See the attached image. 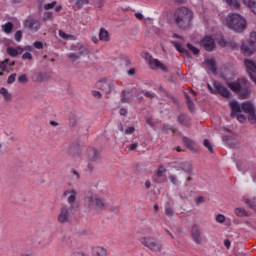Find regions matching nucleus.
I'll return each mask as SVG.
<instances>
[{"instance_id": "obj_24", "label": "nucleus", "mask_w": 256, "mask_h": 256, "mask_svg": "<svg viewBox=\"0 0 256 256\" xmlns=\"http://www.w3.org/2000/svg\"><path fill=\"white\" fill-rule=\"evenodd\" d=\"M178 123L180 125H183L184 127H189V125H191L189 123V117L186 116L185 114H181L178 116Z\"/></svg>"}, {"instance_id": "obj_25", "label": "nucleus", "mask_w": 256, "mask_h": 256, "mask_svg": "<svg viewBox=\"0 0 256 256\" xmlns=\"http://www.w3.org/2000/svg\"><path fill=\"white\" fill-rule=\"evenodd\" d=\"M206 63L209 67V71H211L212 73H217V63L214 59H208Z\"/></svg>"}, {"instance_id": "obj_21", "label": "nucleus", "mask_w": 256, "mask_h": 256, "mask_svg": "<svg viewBox=\"0 0 256 256\" xmlns=\"http://www.w3.org/2000/svg\"><path fill=\"white\" fill-rule=\"evenodd\" d=\"M97 87L98 89H101V91H104V93H111V86L105 81L97 82Z\"/></svg>"}, {"instance_id": "obj_27", "label": "nucleus", "mask_w": 256, "mask_h": 256, "mask_svg": "<svg viewBox=\"0 0 256 256\" xmlns=\"http://www.w3.org/2000/svg\"><path fill=\"white\" fill-rule=\"evenodd\" d=\"M171 44L175 47V49H177L179 51V53H181L182 55H189V52L187 51V49L183 48L180 46V44H178L176 41H171Z\"/></svg>"}, {"instance_id": "obj_13", "label": "nucleus", "mask_w": 256, "mask_h": 256, "mask_svg": "<svg viewBox=\"0 0 256 256\" xmlns=\"http://www.w3.org/2000/svg\"><path fill=\"white\" fill-rule=\"evenodd\" d=\"M63 197H67V202L70 205V209H73L75 201H77V190H66L63 192Z\"/></svg>"}, {"instance_id": "obj_33", "label": "nucleus", "mask_w": 256, "mask_h": 256, "mask_svg": "<svg viewBox=\"0 0 256 256\" xmlns=\"http://www.w3.org/2000/svg\"><path fill=\"white\" fill-rule=\"evenodd\" d=\"M183 143L188 149H193V147H195V143L187 137L183 138Z\"/></svg>"}, {"instance_id": "obj_2", "label": "nucleus", "mask_w": 256, "mask_h": 256, "mask_svg": "<svg viewBox=\"0 0 256 256\" xmlns=\"http://www.w3.org/2000/svg\"><path fill=\"white\" fill-rule=\"evenodd\" d=\"M173 20L179 29H189L193 21V11L187 7H180L174 11Z\"/></svg>"}, {"instance_id": "obj_4", "label": "nucleus", "mask_w": 256, "mask_h": 256, "mask_svg": "<svg viewBox=\"0 0 256 256\" xmlns=\"http://www.w3.org/2000/svg\"><path fill=\"white\" fill-rule=\"evenodd\" d=\"M85 205L88 209H94L95 211L106 209L107 204L97 194H88L85 197Z\"/></svg>"}, {"instance_id": "obj_51", "label": "nucleus", "mask_w": 256, "mask_h": 256, "mask_svg": "<svg viewBox=\"0 0 256 256\" xmlns=\"http://www.w3.org/2000/svg\"><path fill=\"white\" fill-rule=\"evenodd\" d=\"M216 221H217V223H225V215H223V214H218V215L216 216Z\"/></svg>"}, {"instance_id": "obj_47", "label": "nucleus", "mask_w": 256, "mask_h": 256, "mask_svg": "<svg viewBox=\"0 0 256 256\" xmlns=\"http://www.w3.org/2000/svg\"><path fill=\"white\" fill-rule=\"evenodd\" d=\"M121 103H129V98H127V92H125V91H122Z\"/></svg>"}, {"instance_id": "obj_62", "label": "nucleus", "mask_w": 256, "mask_h": 256, "mask_svg": "<svg viewBox=\"0 0 256 256\" xmlns=\"http://www.w3.org/2000/svg\"><path fill=\"white\" fill-rule=\"evenodd\" d=\"M236 119L240 122V123H245V116H243V114H238L236 116Z\"/></svg>"}, {"instance_id": "obj_50", "label": "nucleus", "mask_w": 256, "mask_h": 256, "mask_svg": "<svg viewBox=\"0 0 256 256\" xmlns=\"http://www.w3.org/2000/svg\"><path fill=\"white\" fill-rule=\"evenodd\" d=\"M71 173H72L74 179H76V181H79V179H81V175L79 174V172L77 170L72 169Z\"/></svg>"}, {"instance_id": "obj_18", "label": "nucleus", "mask_w": 256, "mask_h": 256, "mask_svg": "<svg viewBox=\"0 0 256 256\" xmlns=\"http://www.w3.org/2000/svg\"><path fill=\"white\" fill-rule=\"evenodd\" d=\"M229 106L231 108V117L232 118L237 117V113H241V111H242V106L239 105V102H237V101L230 102Z\"/></svg>"}, {"instance_id": "obj_15", "label": "nucleus", "mask_w": 256, "mask_h": 256, "mask_svg": "<svg viewBox=\"0 0 256 256\" xmlns=\"http://www.w3.org/2000/svg\"><path fill=\"white\" fill-rule=\"evenodd\" d=\"M190 95L186 94V103L188 105L189 111H195V104L193 103L194 101H197L195 97H197V93L193 89H189Z\"/></svg>"}, {"instance_id": "obj_56", "label": "nucleus", "mask_w": 256, "mask_h": 256, "mask_svg": "<svg viewBox=\"0 0 256 256\" xmlns=\"http://www.w3.org/2000/svg\"><path fill=\"white\" fill-rule=\"evenodd\" d=\"M59 37H61V39H71V36H69L68 34H66L63 31H59Z\"/></svg>"}, {"instance_id": "obj_37", "label": "nucleus", "mask_w": 256, "mask_h": 256, "mask_svg": "<svg viewBox=\"0 0 256 256\" xmlns=\"http://www.w3.org/2000/svg\"><path fill=\"white\" fill-rule=\"evenodd\" d=\"M167 173V169L163 165H159L157 170V177H163V174Z\"/></svg>"}, {"instance_id": "obj_57", "label": "nucleus", "mask_w": 256, "mask_h": 256, "mask_svg": "<svg viewBox=\"0 0 256 256\" xmlns=\"http://www.w3.org/2000/svg\"><path fill=\"white\" fill-rule=\"evenodd\" d=\"M92 95L93 97H95L96 99H101V97H103V95L101 94V92L94 90L92 91Z\"/></svg>"}, {"instance_id": "obj_35", "label": "nucleus", "mask_w": 256, "mask_h": 256, "mask_svg": "<svg viewBox=\"0 0 256 256\" xmlns=\"http://www.w3.org/2000/svg\"><path fill=\"white\" fill-rule=\"evenodd\" d=\"M77 9H83V5H89V0H76Z\"/></svg>"}, {"instance_id": "obj_1", "label": "nucleus", "mask_w": 256, "mask_h": 256, "mask_svg": "<svg viewBox=\"0 0 256 256\" xmlns=\"http://www.w3.org/2000/svg\"><path fill=\"white\" fill-rule=\"evenodd\" d=\"M226 85L233 91V93H237L240 99H249L253 90L251 89V82L247 80V78H238L236 81H231V79H225Z\"/></svg>"}, {"instance_id": "obj_44", "label": "nucleus", "mask_w": 256, "mask_h": 256, "mask_svg": "<svg viewBox=\"0 0 256 256\" xmlns=\"http://www.w3.org/2000/svg\"><path fill=\"white\" fill-rule=\"evenodd\" d=\"M55 5H57V1H53L51 3L45 4L44 9H45V11H49V9H53V7H55Z\"/></svg>"}, {"instance_id": "obj_10", "label": "nucleus", "mask_w": 256, "mask_h": 256, "mask_svg": "<svg viewBox=\"0 0 256 256\" xmlns=\"http://www.w3.org/2000/svg\"><path fill=\"white\" fill-rule=\"evenodd\" d=\"M73 208L68 207L67 205H63L60 208V213L57 216L58 223L64 225L65 223H69V219H71V210Z\"/></svg>"}, {"instance_id": "obj_30", "label": "nucleus", "mask_w": 256, "mask_h": 256, "mask_svg": "<svg viewBox=\"0 0 256 256\" xmlns=\"http://www.w3.org/2000/svg\"><path fill=\"white\" fill-rule=\"evenodd\" d=\"M0 95L4 97L5 101H11V94L9 93V90H7V88L2 87L0 89Z\"/></svg>"}, {"instance_id": "obj_38", "label": "nucleus", "mask_w": 256, "mask_h": 256, "mask_svg": "<svg viewBox=\"0 0 256 256\" xmlns=\"http://www.w3.org/2000/svg\"><path fill=\"white\" fill-rule=\"evenodd\" d=\"M203 145L206 147V149H208V151H210V153H213V145L208 139L204 140Z\"/></svg>"}, {"instance_id": "obj_49", "label": "nucleus", "mask_w": 256, "mask_h": 256, "mask_svg": "<svg viewBox=\"0 0 256 256\" xmlns=\"http://www.w3.org/2000/svg\"><path fill=\"white\" fill-rule=\"evenodd\" d=\"M143 95L148 99H155V93L149 91H142Z\"/></svg>"}, {"instance_id": "obj_46", "label": "nucleus", "mask_w": 256, "mask_h": 256, "mask_svg": "<svg viewBox=\"0 0 256 256\" xmlns=\"http://www.w3.org/2000/svg\"><path fill=\"white\" fill-rule=\"evenodd\" d=\"M15 41H17L19 43V41H21V39H23V32H21V30H18L15 33Z\"/></svg>"}, {"instance_id": "obj_63", "label": "nucleus", "mask_w": 256, "mask_h": 256, "mask_svg": "<svg viewBox=\"0 0 256 256\" xmlns=\"http://www.w3.org/2000/svg\"><path fill=\"white\" fill-rule=\"evenodd\" d=\"M104 4H105V0L96 1V7H98L99 9H101V7H103Z\"/></svg>"}, {"instance_id": "obj_59", "label": "nucleus", "mask_w": 256, "mask_h": 256, "mask_svg": "<svg viewBox=\"0 0 256 256\" xmlns=\"http://www.w3.org/2000/svg\"><path fill=\"white\" fill-rule=\"evenodd\" d=\"M22 59H29V61H31V59H33V55H31V53H29V52H25L22 55Z\"/></svg>"}, {"instance_id": "obj_22", "label": "nucleus", "mask_w": 256, "mask_h": 256, "mask_svg": "<svg viewBox=\"0 0 256 256\" xmlns=\"http://www.w3.org/2000/svg\"><path fill=\"white\" fill-rule=\"evenodd\" d=\"M92 253L95 256H107V250L101 246H96L92 248Z\"/></svg>"}, {"instance_id": "obj_20", "label": "nucleus", "mask_w": 256, "mask_h": 256, "mask_svg": "<svg viewBox=\"0 0 256 256\" xmlns=\"http://www.w3.org/2000/svg\"><path fill=\"white\" fill-rule=\"evenodd\" d=\"M242 111H244V113H248V115L250 113H253L255 111V106H253V103L251 102H244L242 103Z\"/></svg>"}, {"instance_id": "obj_32", "label": "nucleus", "mask_w": 256, "mask_h": 256, "mask_svg": "<svg viewBox=\"0 0 256 256\" xmlns=\"http://www.w3.org/2000/svg\"><path fill=\"white\" fill-rule=\"evenodd\" d=\"M2 30L4 31V33H11L13 31V23L8 22L2 25Z\"/></svg>"}, {"instance_id": "obj_39", "label": "nucleus", "mask_w": 256, "mask_h": 256, "mask_svg": "<svg viewBox=\"0 0 256 256\" xmlns=\"http://www.w3.org/2000/svg\"><path fill=\"white\" fill-rule=\"evenodd\" d=\"M69 125L70 127H75V125H77V116L76 115H72L69 118Z\"/></svg>"}, {"instance_id": "obj_64", "label": "nucleus", "mask_w": 256, "mask_h": 256, "mask_svg": "<svg viewBox=\"0 0 256 256\" xmlns=\"http://www.w3.org/2000/svg\"><path fill=\"white\" fill-rule=\"evenodd\" d=\"M137 147H139V144L138 143H134V144L129 146V151H135V149H137Z\"/></svg>"}, {"instance_id": "obj_26", "label": "nucleus", "mask_w": 256, "mask_h": 256, "mask_svg": "<svg viewBox=\"0 0 256 256\" xmlns=\"http://www.w3.org/2000/svg\"><path fill=\"white\" fill-rule=\"evenodd\" d=\"M226 4L231 7L232 9H240L241 8V4L239 3V0H225Z\"/></svg>"}, {"instance_id": "obj_12", "label": "nucleus", "mask_w": 256, "mask_h": 256, "mask_svg": "<svg viewBox=\"0 0 256 256\" xmlns=\"http://www.w3.org/2000/svg\"><path fill=\"white\" fill-rule=\"evenodd\" d=\"M200 46L203 47L206 51H213L216 47L215 40L211 36H205L200 41Z\"/></svg>"}, {"instance_id": "obj_60", "label": "nucleus", "mask_w": 256, "mask_h": 256, "mask_svg": "<svg viewBox=\"0 0 256 256\" xmlns=\"http://www.w3.org/2000/svg\"><path fill=\"white\" fill-rule=\"evenodd\" d=\"M131 133H135V127H133V126L128 127V128L125 130V134H126V135H131Z\"/></svg>"}, {"instance_id": "obj_3", "label": "nucleus", "mask_w": 256, "mask_h": 256, "mask_svg": "<svg viewBox=\"0 0 256 256\" xmlns=\"http://www.w3.org/2000/svg\"><path fill=\"white\" fill-rule=\"evenodd\" d=\"M226 25L237 33H243L247 29V21L239 14H229L226 18Z\"/></svg>"}, {"instance_id": "obj_52", "label": "nucleus", "mask_w": 256, "mask_h": 256, "mask_svg": "<svg viewBox=\"0 0 256 256\" xmlns=\"http://www.w3.org/2000/svg\"><path fill=\"white\" fill-rule=\"evenodd\" d=\"M51 19H53V13H51V12H45V13H44V21H49V20H51Z\"/></svg>"}, {"instance_id": "obj_17", "label": "nucleus", "mask_w": 256, "mask_h": 256, "mask_svg": "<svg viewBox=\"0 0 256 256\" xmlns=\"http://www.w3.org/2000/svg\"><path fill=\"white\" fill-rule=\"evenodd\" d=\"M87 159L89 161H92V163H95L96 161H99V159H101V156L99 155V152L95 148H88Z\"/></svg>"}, {"instance_id": "obj_53", "label": "nucleus", "mask_w": 256, "mask_h": 256, "mask_svg": "<svg viewBox=\"0 0 256 256\" xmlns=\"http://www.w3.org/2000/svg\"><path fill=\"white\" fill-rule=\"evenodd\" d=\"M33 47H35V49H43V42L36 41L33 43Z\"/></svg>"}, {"instance_id": "obj_58", "label": "nucleus", "mask_w": 256, "mask_h": 256, "mask_svg": "<svg viewBox=\"0 0 256 256\" xmlns=\"http://www.w3.org/2000/svg\"><path fill=\"white\" fill-rule=\"evenodd\" d=\"M34 78H35L36 81H38V82H41V81H43V79H44V77H43V75H42L41 73H36V74H34Z\"/></svg>"}, {"instance_id": "obj_7", "label": "nucleus", "mask_w": 256, "mask_h": 256, "mask_svg": "<svg viewBox=\"0 0 256 256\" xmlns=\"http://www.w3.org/2000/svg\"><path fill=\"white\" fill-rule=\"evenodd\" d=\"M207 87L212 95H221L225 99H229L231 97L229 89L223 86L220 82L215 81L213 86H211V84H207Z\"/></svg>"}, {"instance_id": "obj_16", "label": "nucleus", "mask_w": 256, "mask_h": 256, "mask_svg": "<svg viewBox=\"0 0 256 256\" xmlns=\"http://www.w3.org/2000/svg\"><path fill=\"white\" fill-rule=\"evenodd\" d=\"M176 171H184L185 173L193 174V165L189 162H182L178 166H175Z\"/></svg>"}, {"instance_id": "obj_31", "label": "nucleus", "mask_w": 256, "mask_h": 256, "mask_svg": "<svg viewBox=\"0 0 256 256\" xmlns=\"http://www.w3.org/2000/svg\"><path fill=\"white\" fill-rule=\"evenodd\" d=\"M245 5L256 15V0H248Z\"/></svg>"}, {"instance_id": "obj_48", "label": "nucleus", "mask_w": 256, "mask_h": 256, "mask_svg": "<svg viewBox=\"0 0 256 256\" xmlns=\"http://www.w3.org/2000/svg\"><path fill=\"white\" fill-rule=\"evenodd\" d=\"M165 215H168V217H173V215H175V211L172 210L171 207H166V209H165Z\"/></svg>"}, {"instance_id": "obj_43", "label": "nucleus", "mask_w": 256, "mask_h": 256, "mask_svg": "<svg viewBox=\"0 0 256 256\" xmlns=\"http://www.w3.org/2000/svg\"><path fill=\"white\" fill-rule=\"evenodd\" d=\"M18 82H20V83H29V78H27L26 74H22L18 77Z\"/></svg>"}, {"instance_id": "obj_34", "label": "nucleus", "mask_w": 256, "mask_h": 256, "mask_svg": "<svg viewBox=\"0 0 256 256\" xmlns=\"http://www.w3.org/2000/svg\"><path fill=\"white\" fill-rule=\"evenodd\" d=\"M244 203L250 207V209H253V211H256V201L255 199H245Z\"/></svg>"}, {"instance_id": "obj_42", "label": "nucleus", "mask_w": 256, "mask_h": 256, "mask_svg": "<svg viewBox=\"0 0 256 256\" xmlns=\"http://www.w3.org/2000/svg\"><path fill=\"white\" fill-rule=\"evenodd\" d=\"M17 78V74L13 73L11 74L8 79H7V83L8 85H13V83H15V79Z\"/></svg>"}, {"instance_id": "obj_40", "label": "nucleus", "mask_w": 256, "mask_h": 256, "mask_svg": "<svg viewBox=\"0 0 256 256\" xmlns=\"http://www.w3.org/2000/svg\"><path fill=\"white\" fill-rule=\"evenodd\" d=\"M78 51H79L78 55H80V57L81 55H87L89 53V50L87 49V47L83 45L79 47Z\"/></svg>"}, {"instance_id": "obj_6", "label": "nucleus", "mask_w": 256, "mask_h": 256, "mask_svg": "<svg viewBox=\"0 0 256 256\" xmlns=\"http://www.w3.org/2000/svg\"><path fill=\"white\" fill-rule=\"evenodd\" d=\"M190 237L196 245H203V243H207V237L203 234V230H201V226L199 224H193L191 226Z\"/></svg>"}, {"instance_id": "obj_9", "label": "nucleus", "mask_w": 256, "mask_h": 256, "mask_svg": "<svg viewBox=\"0 0 256 256\" xmlns=\"http://www.w3.org/2000/svg\"><path fill=\"white\" fill-rule=\"evenodd\" d=\"M144 59L148 61L150 69H160L164 73H167L168 69L165 64L161 63L158 59H155L149 53H144Z\"/></svg>"}, {"instance_id": "obj_45", "label": "nucleus", "mask_w": 256, "mask_h": 256, "mask_svg": "<svg viewBox=\"0 0 256 256\" xmlns=\"http://www.w3.org/2000/svg\"><path fill=\"white\" fill-rule=\"evenodd\" d=\"M7 63H9V59L0 62V69L2 71H7Z\"/></svg>"}, {"instance_id": "obj_23", "label": "nucleus", "mask_w": 256, "mask_h": 256, "mask_svg": "<svg viewBox=\"0 0 256 256\" xmlns=\"http://www.w3.org/2000/svg\"><path fill=\"white\" fill-rule=\"evenodd\" d=\"M234 213L237 217H251V213L247 212L245 208H235Z\"/></svg>"}, {"instance_id": "obj_11", "label": "nucleus", "mask_w": 256, "mask_h": 256, "mask_svg": "<svg viewBox=\"0 0 256 256\" xmlns=\"http://www.w3.org/2000/svg\"><path fill=\"white\" fill-rule=\"evenodd\" d=\"M24 27L29 29L32 33H37V31L41 29V23L37 19H27L24 22Z\"/></svg>"}, {"instance_id": "obj_14", "label": "nucleus", "mask_w": 256, "mask_h": 256, "mask_svg": "<svg viewBox=\"0 0 256 256\" xmlns=\"http://www.w3.org/2000/svg\"><path fill=\"white\" fill-rule=\"evenodd\" d=\"M63 197H67V202L70 205V209H73L75 201H77V190H66L63 192Z\"/></svg>"}, {"instance_id": "obj_41", "label": "nucleus", "mask_w": 256, "mask_h": 256, "mask_svg": "<svg viewBox=\"0 0 256 256\" xmlns=\"http://www.w3.org/2000/svg\"><path fill=\"white\" fill-rule=\"evenodd\" d=\"M188 49L194 54L199 55V49H197L195 46H193L191 43L187 44Z\"/></svg>"}, {"instance_id": "obj_61", "label": "nucleus", "mask_w": 256, "mask_h": 256, "mask_svg": "<svg viewBox=\"0 0 256 256\" xmlns=\"http://www.w3.org/2000/svg\"><path fill=\"white\" fill-rule=\"evenodd\" d=\"M94 169L95 166L92 163H88L86 171H88V173H93Z\"/></svg>"}, {"instance_id": "obj_36", "label": "nucleus", "mask_w": 256, "mask_h": 256, "mask_svg": "<svg viewBox=\"0 0 256 256\" xmlns=\"http://www.w3.org/2000/svg\"><path fill=\"white\" fill-rule=\"evenodd\" d=\"M68 58L71 59L72 63H75V61H78V59H81V55L78 53H70L68 54Z\"/></svg>"}, {"instance_id": "obj_5", "label": "nucleus", "mask_w": 256, "mask_h": 256, "mask_svg": "<svg viewBox=\"0 0 256 256\" xmlns=\"http://www.w3.org/2000/svg\"><path fill=\"white\" fill-rule=\"evenodd\" d=\"M140 243H142L144 247L150 249V251H153V253H161V251H163V243H161L160 240H157V238L142 237L140 238Z\"/></svg>"}, {"instance_id": "obj_8", "label": "nucleus", "mask_w": 256, "mask_h": 256, "mask_svg": "<svg viewBox=\"0 0 256 256\" xmlns=\"http://www.w3.org/2000/svg\"><path fill=\"white\" fill-rule=\"evenodd\" d=\"M241 51L246 57H251L254 51H256V32H252L250 39L242 44Z\"/></svg>"}, {"instance_id": "obj_55", "label": "nucleus", "mask_w": 256, "mask_h": 256, "mask_svg": "<svg viewBox=\"0 0 256 256\" xmlns=\"http://www.w3.org/2000/svg\"><path fill=\"white\" fill-rule=\"evenodd\" d=\"M169 179L173 185H177V183H179V180H177V176L175 175H170Z\"/></svg>"}, {"instance_id": "obj_28", "label": "nucleus", "mask_w": 256, "mask_h": 256, "mask_svg": "<svg viewBox=\"0 0 256 256\" xmlns=\"http://www.w3.org/2000/svg\"><path fill=\"white\" fill-rule=\"evenodd\" d=\"M99 39L100 41H109V32L105 28L100 29Z\"/></svg>"}, {"instance_id": "obj_19", "label": "nucleus", "mask_w": 256, "mask_h": 256, "mask_svg": "<svg viewBox=\"0 0 256 256\" xmlns=\"http://www.w3.org/2000/svg\"><path fill=\"white\" fill-rule=\"evenodd\" d=\"M244 65L247 69V71L250 73H256V64L253 62L251 59H245L244 60Z\"/></svg>"}, {"instance_id": "obj_54", "label": "nucleus", "mask_w": 256, "mask_h": 256, "mask_svg": "<svg viewBox=\"0 0 256 256\" xmlns=\"http://www.w3.org/2000/svg\"><path fill=\"white\" fill-rule=\"evenodd\" d=\"M218 45H220L221 47H227V45H230L229 42H227L225 39L221 38L218 41Z\"/></svg>"}, {"instance_id": "obj_29", "label": "nucleus", "mask_w": 256, "mask_h": 256, "mask_svg": "<svg viewBox=\"0 0 256 256\" xmlns=\"http://www.w3.org/2000/svg\"><path fill=\"white\" fill-rule=\"evenodd\" d=\"M19 51H21V48L8 47L6 50L10 57H17V55H19Z\"/></svg>"}]
</instances>
